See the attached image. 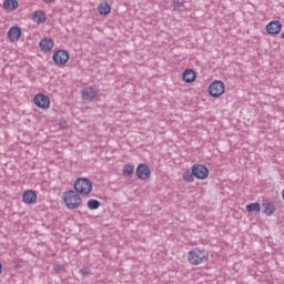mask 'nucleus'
Returning <instances> with one entry per match:
<instances>
[{
	"instance_id": "ddd939ff",
	"label": "nucleus",
	"mask_w": 284,
	"mask_h": 284,
	"mask_svg": "<svg viewBox=\"0 0 284 284\" xmlns=\"http://www.w3.org/2000/svg\"><path fill=\"white\" fill-rule=\"evenodd\" d=\"M39 45H40V50H42V52H50V50H52V48H54V40H52L50 38H43L40 40Z\"/></svg>"
},
{
	"instance_id": "f8f14e48",
	"label": "nucleus",
	"mask_w": 284,
	"mask_h": 284,
	"mask_svg": "<svg viewBox=\"0 0 284 284\" xmlns=\"http://www.w3.org/2000/svg\"><path fill=\"white\" fill-rule=\"evenodd\" d=\"M8 39L11 40L12 43L19 41V39H21V28L11 27L8 31Z\"/></svg>"
},
{
	"instance_id": "a211bd4d",
	"label": "nucleus",
	"mask_w": 284,
	"mask_h": 284,
	"mask_svg": "<svg viewBox=\"0 0 284 284\" xmlns=\"http://www.w3.org/2000/svg\"><path fill=\"white\" fill-rule=\"evenodd\" d=\"M110 10H112V7H110L108 2H103L98 7V12H100V14H110Z\"/></svg>"
},
{
	"instance_id": "9b49d317",
	"label": "nucleus",
	"mask_w": 284,
	"mask_h": 284,
	"mask_svg": "<svg viewBox=\"0 0 284 284\" xmlns=\"http://www.w3.org/2000/svg\"><path fill=\"white\" fill-rule=\"evenodd\" d=\"M22 201L27 205H34L37 203V193L32 190H27L22 194Z\"/></svg>"
},
{
	"instance_id": "f03ea898",
	"label": "nucleus",
	"mask_w": 284,
	"mask_h": 284,
	"mask_svg": "<svg viewBox=\"0 0 284 284\" xmlns=\"http://www.w3.org/2000/svg\"><path fill=\"white\" fill-rule=\"evenodd\" d=\"M63 201L69 210H78V207H81L82 203L81 195L74 190L67 191L63 194Z\"/></svg>"
},
{
	"instance_id": "4468645a",
	"label": "nucleus",
	"mask_w": 284,
	"mask_h": 284,
	"mask_svg": "<svg viewBox=\"0 0 284 284\" xmlns=\"http://www.w3.org/2000/svg\"><path fill=\"white\" fill-rule=\"evenodd\" d=\"M262 207L264 209V214L266 216H272L276 212V206H274V203L270 200H265L262 203Z\"/></svg>"
},
{
	"instance_id": "1a4fd4ad",
	"label": "nucleus",
	"mask_w": 284,
	"mask_h": 284,
	"mask_svg": "<svg viewBox=\"0 0 284 284\" xmlns=\"http://www.w3.org/2000/svg\"><path fill=\"white\" fill-rule=\"evenodd\" d=\"M281 30H283V23L278 20H273L266 24V32L271 36L278 34Z\"/></svg>"
},
{
	"instance_id": "6e6552de",
	"label": "nucleus",
	"mask_w": 284,
	"mask_h": 284,
	"mask_svg": "<svg viewBox=\"0 0 284 284\" xmlns=\"http://www.w3.org/2000/svg\"><path fill=\"white\" fill-rule=\"evenodd\" d=\"M135 172H136L138 179H140L141 181H148V179L152 176V171L150 170V166L145 163L140 164L136 168Z\"/></svg>"
},
{
	"instance_id": "7ed1b4c3",
	"label": "nucleus",
	"mask_w": 284,
	"mask_h": 284,
	"mask_svg": "<svg viewBox=\"0 0 284 284\" xmlns=\"http://www.w3.org/2000/svg\"><path fill=\"white\" fill-rule=\"evenodd\" d=\"M78 194L88 196L92 192V182L87 178H78L73 184Z\"/></svg>"
},
{
	"instance_id": "393cba45",
	"label": "nucleus",
	"mask_w": 284,
	"mask_h": 284,
	"mask_svg": "<svg viewBox=\"0 0 284 284\" xmlns=\"http://www.w3.org/2000/svg\"><path fill=\"white\" fill-rule=\"evenodd\" d=\"M44 3H52L54 0H43Z\"/></svg>"
},
{
	"instance_id": "b1692460",
	"label": "nucleus",
	"mask_w": 284,
	"mask_h": 284,
	"mask_svg": "<svg viewBox=\"0 0 284 284\" xmlns=\"http://www.w3.org/2000/svg\"><path fill=\"white\" fill-rule=\"evenodd\" d=\"M80 274H82V276H90V274H92V272L88 267H82L80 270Z\"/></svg>"
},
{
	"instance_id": "2eb2a0df",
	"label": "nucleus",
	"mask_w": 284,
	"mask_h": 284,
	"mask_svg": "<svg viewBox=\"0 0 284 284\" xmlns=\"http://www.w3.org/2000/svg\"><path fill=\"white\" fill-rule=\"evenodd\" d=\"M182 79L185 83H194L196 81V72L192 69H186L182 74Z\"/></svg>"
},
{
	"instance_id": "39448f33",
	"label": "nucleus",
	"mask_w": 284,
	"mask_h": 284,
	"mask_svg": "<svg viewBox=\"0 0 284 284\" xmlns=\"http://www.w3.org/2000/svg\"><path fill=\"white\" fill-rule=\"evenodd\" d=\"M192 170L194 178L199 179L200 181H205V179L210 176V170L204 164H194Z\"/></svg>"
},
{
	"instance_id": "f257e3e1",
	"label": "nucleus",
	"mask_w": 284,
	"mask_h": 284,
	"mask_svg": "<svg viewBox=\"0 0 284 284\" xmlns=\"http://www.w3.org/2000/svg\"><path fill=\"white\" fill-rule=\"evenodd\" d=\"M210 258V252L205 248L194 247L189 252L187 261L191 265H201Z\"/></svg>"
},
{
	"instance_id": "a878e982",
	"label": "nucleus",
	"mask_w": 284,
	"mask_h": 284,
	"mask_svg": "<svg viewBox=\"0 0 284 284\" xmlns=\"http://www.w3.org/2000/svg\"><path fill=\"white\" fill-rule=\"evenodd\" d=\"M2 270H3V266H2L1 263H0V274H1Z\"/></svg>"
},
{
	"instance_id": "412c9836",
	"label": "nucleus",
	"mask_w": 284,
	"mask_h": 284,
	"mask_svg": "<svg viewBox=\"0 0 284 284\" xmlns=\"http://www.w3.org/2000/svg\"><path fill=\"white\" fill-rule=\"evenodd\" d=\"M87 205L89 210H99L101 207V202H99V200H89Z\"/></svg>"
},
{
	"instance_id": "4be33fe9",
	"label": "nucleus",
	"mask_w": 284,
	"mask_h": 284,
	"mask_svg": "<svg viewBox=\"0 0 284 284\" xmlns=\"http://www.w3.org/2000/svg\"><path fill=\"white\" fill-rule=\"evenodd\" d=\"M246 212H261V204L258 202L247 204Z\"/></svg>"
},
{
	"instance_id": "aec40b11",
	"label": "nucleus",
	"mask_w": 284,
	"mask_h": 284,
	"mask_svg": "<svg viewBox=\"0 0 284 284\" xmlns=\"http://www.w3.org/2000/svg\"><path fill=\"white\" fill-rule=\"evenodd\" d=\"M122 172L124 176H132L134 174V164H125Z\"/></svg>"
},
{
	"instance_id": "9d476101",
	"label": "nucleus",
	"mask_w": 284,
	"mask_h": 284,
	"mask_svg": "<svg viewBox=\"0 0 284 284\" xmlns=\"http://www.w3.org/2000/svg\"><path fill=\"white\" fill-rule=\"evenodd\" d=\"M97 97H99V90L92 87H87L82 90V99H84V101H94Z\"/></svg>"
},
{
	"instance_id": "423d86ee",
	"label": "nucleus",
	"mask_w": 284,
	"mask_h": 284,
	"mask_svg": "<svg viewBox=\"0 0 284 284\" xmlns=\"http://www.w3.org/2000/svg\"><path fill=\"white\" fill-rule=\"evenodd\" d=\"M70 59V53L65 50H58L53 53L52 60L55 65H65Z\"/></svg>"
},
{
	"instance_id": "f3484780",
	"label": "nucleus",
	"mask_w": 284,
	"mask_h": 284,
	"mask_svg": "<svg viewBox=\"0 0 284 284\" xmlns=\"http://www.w3.org/2000/svg\"><path fill=\"white\" fill-rule=\"evenodd\" d=\"M34 23L45 22V13L43 11H36L32 16Z\"/></svg>"
},
{
	"instance_id": "5701e85b",
	"label": "nucleus",
	"mask_w": 284,
	"mask_h": 284,
	"mask_svg": "<svg viewBox=\"0 0 284 284\" xmlns=\"http://www.w3.org/2000/svg\"><path fill=\"white\" fill-rule=\"evenodd\" d=\"M173 8H174V10H178L179 12H183V10H185V6L181 1H174Z\"/></svg>"
},
{
	"instance_id": "6ab92c4d",
	"label": "nucleus",
	"mask_w": 284,
	"mask_h": 284,
	"mask_svg": "<svg viewBox=\"0 0 284 284\" xmlns=\"http://www.w3.org/2000/svg\"><path fill=\"white\" fill-rule=\"evenodd\" d=\"M194 171H186L183 173L182 179L185 183H194Z\"/></svg>"
},
{
	"instance_id": "20e7f679",
	"label": "nucleus",
	"mask_w": 284,
	"mask_h": 284,
	"mask_svg": "<svg viewBox=\"0 0 284 284\" xmlns=\"http://www.w3.org/2000/svg\"><path fill=\"white\" fill-rule=\"evenodd\" d=\"M209 94L214 99L223 97L225 94V84L221 80L213 81L209 87Z\"/></svg>"
},
{
	"instance_id": "dca6fc26",
	"label": "nucleus",
	"mask_w": 284,
	"mask_h": 284,
	"mask_svg": "<svg viewBox=\"0 0 284 284\" xmlns=\"http://www.w3.org/2000/svg\"><path fill=\"white\" fill-rule=\"evenodd\" d=\"M3 8L4 10H17L19 8V2L17 0H4Z\"/></svg>"
},
{
	"instance_id": "0eeeda50",
	"label": "nucleus",
	"mask_w": 284,
	"mask_h": 284,
	"mask_svg": "<svg viewBox=\"0 0 284 284\" xmlns=\"http://www.w3.org/2000/svg\"><path fill=\"white\" fill-rule=\"evenodd\" d=\"M33 103L41 110H48L50 108V98L43 93H39L33 98Z\"/></svg>"
}]
</instances>
